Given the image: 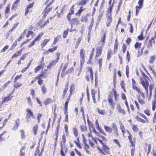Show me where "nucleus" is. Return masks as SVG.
Listing matches in <instances>:
<instances>
[{"instance_id":"f257e3e1","label":"nucleus","mask_w":156,"mask_h":156,"mask_svg":"<svg viewBox=\"0 0 156 156\" xmlns=\"http://www.w3.org/2000/svg\"><path fill=\"white\" fill-rule=\"evenodd\" d=\"M140 71L141 74V76H140L139 78L140 82L145 88L147 94V95L148 94V81L147 79L148 77L143 72L141 68L140 69Z\"/></svg>"},{"instance_id":"f03ea898","label":"nucleus","mask_w":156,"mask_h":156,"mask_svg":"<svg viewBox=\"0 0 156 156\" xmlns=\"http://www.w3.org/2000/svg\"><path fill=\"white\" fill-rule=\"evenodd\" d=\"M150 97L152 94V92H153V96L154 100L156 101V87H154L152 84H150L149 86Z\"/></svg>"},{"instance_id":"7ed1b4c3","label":"nucleus","mask_w":156,"mask_h":156,"mask_svg":"<svg viewBox=\"0 0 156 156\" xmlns=\"http://www.w3.org/2000/svg\"><path fill=\"white\" fill-rule=\"evenodd\" d=\"M89 72H87V75L86 76V79L87 81L90 80V78L91 81L93 80V72L91 68H89L88 69Z\"/></svg>"},{"instance_id":"20e7f679","label":"nucleus","mask_w":156,"mask_h":156,"mask_svg":"<svg viewBox=\"0 0 156 156\" xmlns=\"http://www.w3.org/2000/svg\"><path fill=\"white\" fill-rule=\"evenodd\" d=\"M84 54L85 51H84V49H81L80 53V58L81 65H82V64L84 62Z\"/></svg>"},{"instance_id":"39448f33","label":"nucleus","mask_w":156,"mask_h":156,"mask_svg":"<svg viewBox=\"0 0 156 156\" xmlns=\"http://www.w3.org/2000/svg\"><path fill=\"white\" fill-rule=\"evenodd\" d=\"M26 112H27V113L26 116V119L27 120V122H29V119L30 117V116H31L33 118V113L30 111V110L28 109H27Z\"/></svg>"},{"instance_id":"423d86ee","label":"nucleus","mask_w":156,"mask_h":156,"mask_svg":"<svg viewBox=\"0 0 156 156\" xmlns=\"http://www.w3.org/2000/svg\"><path fill=\"white\" fill-rule=\"evenodd\" d=\"M116 109L119 112L122 113L123 115L126 114V112L125 110L121 108V106L119 104L117 105Z\"/></svg>"},{"instance_id":"0eeeda50","label":"nucleus","mask_w":156,"mask_h":156,"mask_svg":"<svg viewBox=\"0 0 156 156\" xmlns=\"http://www.w3.org/2000/svg\"><path fill=\"white\" fill-rule=\"evenodd\" d=\"M61 149L60 151V154L62 156H65V154L64 153V151L65 153H66L67 151V148L66 147H63L62 142L61 144Z\"/></svg>"},{"instance_id":"6e6552de","label":"nucleus","mask_w":156,"mask_h":156,"mask_svg":"<svg viewBox=\"0 0 156 156\" xmlns=\"http://www.w3.org/2000/svg\"><path fill=\"white\" fill-rule=\"evenodd\" d=\"M102 47L101 46H98L96 48V56L97 57L99 56L101 54Z\"/></svg>"},{"instance_id":"1a4fd4ad","label":"nucleus","mask_w":156,"mask_h":156,"mask_svg":"<svg viewBox=\"0 0 156 156\" xmlns=\"http://www.w3.org/2000/svg\"><path fill=\"white\" fill-rule=\"evenodd\" d=\"M79 23L78 20L76 18H74L72 19V22H70V24L71 28H72L73 27V24H75L77 25Z\"/></svg>"},{"instance_id":"9d476101","label":"nucleus","mask_w":156,"mask_h":156,"mask_svg":"<svg viewBox=\"0 0 156 156\" xmlns=\"http://www.w3.org/2000/svg\"><path fill=\"white\" fill-rule=\"evenodd\" d=\"M102 148L106 153L108 154H110L109 151L110 148L108 147V146L105 144H104Z\"/></svg>"},{"instance_id":"9b49d317","label":"nucleus","mask_w":156,"mask_h":156,"mask_svg":"<svg viewBox=\"0 0 156 156\" xmlns=\"http://www.w3.org/2000/svg\"><path fill=\"white\" fill-rule=\"evenodd\" d=\"M113 94L112 92H110L108 98V101L109 103L110 104L113 103Z\"/></svg>"},{"instance_id":"f8f14e48","label":"nucleus","mask_w":156,"mask_h":156,"mask_svg":"<svg viewBox=\"0 0 156 156\" xmlns=\"http://www.w3.org/2000/svg\"><path fill=\"white\" fill-rule=\"evenodd\" d=\"M126 132L129 135V136H128V138L129 139V141L131 144V145L132 146H134V144L133 142V141H132V140L131 139V137L132 136V135L131 134L130 132L128 130H127Z\"/></svg>"},{"instance_id":"ddd939ff","label":"nucleus","mask_w":156,"mask_h":156,"mask_svg":"<svg viewBox=\"0 0 156 156\" xmlns=\"http://www.w3.org/2000/svg\"><path fill=\"white\" fill-rule=\"evenodd\" d=\"M10 94H9L7 97L4 98L2 101L0 102V105H2L3 103L5 102V101H8L10 100Z\"/></svg>"},{"instance_id":"4468645a","label":"nucleus","mask_w":156,"mask_h":156,"mask_svg":"<svg viewBox=\"0 0 156 156\" xmlns=\"http://www.w3.org/2000/svg\"><path fill=\"white\" fill-rule=\"evenodd\" d=\"M105 34H104L103 37L101 38V40L99 44H101V46H102H102L104 45V41L105 40Z\"/></svg>"},{"instance_id":"2eb2a0df","label":"nucleus","mask_w":156,"mask_h":156,"mask_svg":"<svg viewBox=\"0 0 156 156\" xmlns=\"http://www.w3.org/2000/svg\"><path fill=\"white\" fill-rule=\"evenodd\" d=\"M84 147L86 153L89 154H90L91 153L89 150V149L90 148L89 145L86 143H85Z\"/></svg>"},{"instance_id":"dca6fc26","label":"nucleus","mask_w":156,"mask_h":156,"mask_svg":"<svg viewBox=\"0 0 156 156\" xmlns=\"http://www.w3.org/2000/svg\"><path fill=\"white\" fill-rule=\"evenodd\" d=\"M16 124L14 126V127L12 128V129L13 130H16L19 126V119L16 120L15 121Z\"/></svg>"},{"instance_id":"f3484780","label":"nucleus","mask_w":156,"mask_h":156,"mask_svg":"<svg viewBox=\"0 0 156 156\" xmlns=\"http://www.w3.org/2000/svg\"><path fill=\"white\" fill-rule=\"evenodd\" d=\"M19 23H16L14 25V26L12 27L10 30L8 32L7 34H8V36L9 35V34H11L12 31H13L14 29L16 28L17 27V25H18Z\"/></svg>"},{"instance_id":"a211bd4d","label":"nucleus","mask_w":156,"mask_h":156,"mask_svg":"<svg viewBox=\"0 0 156 156\" xmlns=\"http://www.w3.org/2000/svg\"><path fill=\"white\" fill-rule=\"evenodd\" d=\"M42 76V74L38 75L36 77V78L37 79L38 81V83L40 85H41L42 83L43 80L41 79V77Z\"/></svg>"},{"instance_id":"6ab92c4d","label":"nucleus","mask_w":156,"mask_h":156,"mask_svg":"<svg viewBox=\"0 0 156 156\" xmlns=\"http://www.w3.org/2000/svg\"><path fill=\"white\" fill-rule=\"evenodd\" d=\"M87 0H80L77 3L78 5H85L87 3Z\"/></svg>"},{"instance_id":"aec40b11","label":"nucleus","mask_w":156,"mask_h":156,"mask_svg":"<svg viewBox=\"0 0 156 156\" xmlns=\"http://www.w3.org/2000/svg\"><path fill=\"white\" fill-rule=\"evenodd\" d=\"M114 96L115 101H117L119 99V95L117 94V92L115 90L113 89Z\"/></svg>"},{"instance_id":"412c9836","label":"nucleus","mask_w":156,"mask_h":156,"mask_svg":"<svg viewBox=\"0 0 156 156\" xmlns=\"http://www.w3.org/2000/svg\"><path fill=\"white\" fill-rule=\"evenodd\" d=\"M104 129L106 132L111 133L112 131V128L109 126H107L105 125L104 126Z\"/></svg>"},{"instance_id":"4be33fe9","label":"nucleus","mask_w":156,"mask_h":156,"mask_svg":"<svg viewBox=\"0 0 156 156\" xmlns=\"http://www.w3.org/2000/svg\"><path fill=\"white\" fill-rule=\"evenodd\" d=\"M49 41V40L45 39H44L43 42L41 43V46L42 48H43L48 43V42Z\"/></svg>"},{"instance_id":"5701e85b","label":"nucleus","mask_w":156,"mask_h":156,"mask_svg":"<svg viewBox=\"0 0 156 156\" xmlns=\"http://www.w3.org/2000/svg\"><path fill=\"white\" fill-rule=\"evenodd\" d=\"M113 7V4L112 5H110L109 8L108 9V15H109L110 16H111L112 12V9Z\"/></svg>"},{"instance_id":"b1692460","label":"nucleus","mask_w":156,"mask_h":156,"mask_svg":"<svg viewBox=\"0 0 156 156\" xmlns=\"http://www.w3.org/2000/svg\"><path fill=\"white\" fill-rule=\"evenodd\" d=\"M38 128V126L37 125H35L33 128V130L34 135H36L37 134Z\"/></svg>"},{"instance_id":"393cba45","label":"nucleus","mask_w":156,"mask_h":156,"mask_svg":"<svg viewBox=\"0 0 156 156\" xmlns=\"http://www.w3.org/2000/svg\"><path fill=\"white\" fill-rule=\"evenodd\" d=\"M155 58L156 57L155 56H151L149 59V62L150 63H153L154 62Z\"/></svg>"},{"instance_id":"a878e982","label":"nucleus","mask_w":156,"mask_h":156,"mask_svg":"<svg viewBox=\"0 0 156 156\" xmlns=\"http://www.w3.org/2000/svg\"><path fill=\"white\" fill-rule=\"evenodd\" d=\"M103 58H100L98 60V63L99 66V70H101V68Z\"/></svg>"},{"instance_id":"bb28decb","label":"nucleus","mask_w":156,"mask_h":156,"mask_svg":"<svg viewBox=\"0 0 156 156\" xmlns=\"http://www.w3.org/2000/svg\"><path fill=\"white\" fill-rule=\"evenodd\" d=\"M149 42L150 45L148 46V47L149 48H151L152 47V43H154V41L153 40V38H151L149 40Z\"/></svg>"},{"instance_id":"cd10ccee","label":"nucleus","mask_w":156,"mask_h":156,"mask_svg":"<svg viewBox=\"0 0 156 156\" xmlns=\"http://www.w3.org/2000/svg\"><path fill=\"white\" fill-rule=\"evenodd\" d=\"M97 110L98 113L101 115H104L106 114V112L104 110H100L99 109H98Z\"/></svg>"},{"instance_id":"c85d7f7f","label":"nucleus","mask_w":156,"mask_h":156,"mask_svg":"<svg viewBox=\"0 0 156 156\" xmlns=\"http://www.w3.org/2000/svg\"><path fill=\"white\" fill-rule=\"evenodd\" d=\"M61 37V36L60 35H58L55 37L54 40V41L52 44H55L58 40V39Z\"/></svg>"},{"instance_id":"c756f323","label":"nucleus","mask_w":156,"mask_h":156,"mask_svg":"<svg viewBox=\"0 0 156 156\" xmlns=\"http://www.w3.org/2000/svg\"><path fill=\"white\" fill-rule=\"evenodd\" d=\"M116 41V40H115V42L114 45V52H116L117 51L118 44L117 42Z\"/></svg>"},{"instance_id":"7c9ffc66","label":"nucleus","mask_w":156,"mask_h":156,"mask_svg":"<svg viewBox=\"0 0 156 156\" xmlns=\"http://www.w3.org/2000/svg\"><path fill=\"white\" fill-rule=\"evenodd\" d=\"M75 88V85L72 83L70 86V94L72 93L73 91Z\"/></svg>"},{"instance_id":"2f4dec72","label":"nucleus","mask_w":156,"mask_h":156,"mask_svg":"<svg viewBox=\"0 0 156 156\" xmlns=\"http://www.w3.org/2000/svg\"><path fill=\"white\" fill-rule=\"evenodd\" d=\"M74 135L75 137H77L78 134V132L75 127H73V129Z\"/></svg>"},{"instance_id":"473e14b6","label":"nucleus","mask_w":156,"mask_h":156,"mask_svg":"<svg viewBox=\"0 0 156 156\" xmlns=\"http://www.w3.org/2000/svg\"><path fill=\"white\" fill-rule=\"evenodd\" d=\"M136 14L135 15L136 16H137L138 15V14L139 12V10L140 9L142 8H140V6H138L137 5L136 6Z\"/></svg>"},{"instance_id":"72a5a7b5","label":"nucleus","mask_w":156,"mask_h":156,"mask_svg":"<svg viewBox=\"0 0 156 156\" xmlns=\"http://www.w3.org/2000/svg\"><path fill=\"white\" fill-rule=\"evenodd\" d=\"M137 119V120L140 122H141L143 123H146L148 121L147 120H146L143 119L140 117H139L138 116L137 117L136 116Z\"/></svg>"},{"instance_id":"f704fd0d","label":"nucleus","mask_w":156,"mask_h":156,"mask_svg":"<svg viewBox=\"0 0 156 156\" xmlns=\"http://www.w3.org/2000/svg\"><path fill=\"white\" fill-rule=\"evenodd\" d=\"M51 99L50 98H47L45 100L44 102V103L45 105H47L51 103Z\"/></svg>"},{"instance_id":"c9c22d12","label":"nucleus","mask_w":156,"mask_h":156,"mask_svg":"<svg viewBox=\"0 0 156 156\" xmlns=\"http://www.w3.org/2000/svg\"><path fill=\"white\" fill-rule=\"evenodd\" d=\"M26 148L25 146H23L20 151V156H24L25 155L24 152H23V150L25 149Z\"/></svg>"},{"instance_id":"e433bc0d","label":"nucleus","mask_w":156,"mask_h":156,"mask_svg":"<svg viewBox=\"0 0 156 156\" xmlns=\"http://www.w3.org/2000/svg\"><path fill=\"white\" fill-rule=\"evenodd\" d=\"M68 84H66L65 88L64 89V90L63 91V95L65 96L66 95V93L68 90Z\"/></svg>"},{"instance_id":"4c0bfd02","label":"nucleus","mask_w":156,"mask_h":156,"mask_svg":"<svg viewBox=\"0 0 156 156\" xmlns=\"http://www.w3.org/2000/svg\"><path fill=\"white\" fill-rule=\"evenodd\" d=\"M144 113L148 116L150 115L151 112L149 109H147L144 111Z\"/></svg>"},{"instance_id":"58836bf2","label":"nucleus","mask_w":156,"mask_h":156,"mask_svg":"<svg viewBox=\"0 0 156 156\" xmlns=\"http://www.w3.org/2000/svg\"><path fill=\"white\" fill-rule=\"evenodd\" d=\"M82 39V38L81 37H80L78 38L77 41L76 42V45L75 46V47L76 48H77L80 44V41H81Z\"/></svg>"},{"instance_id":"ea45409f","label":"nucleus","mask_w":156,"mask_h":156,"mask_svg":"<svg viewBox=\"0 0 156 156\" xmlns=\"http://www.w3.org/2000/svg\"><path fill=\"white\" fill-rule=\"evenodd\" d=\"M144 1V0H139L138 1V6H140V8H142L143 6Z\"/></svg>"},{"instance_id":"a19ab883","label":"nucleus","mask_w":156,"mask_h":156,"mask_svg":"<svg viewBox=\"0 0 156 156\" xmlns=\"http://www.w3.org/2000/svg\"><path fill=\"white\" fill-rule=\"evenodd\" d=\"M132 87L134 90H136L138 93H140V88H138L136 86L133 85Z\"/></svg>"},{"instance_id":"79ce46f5","label":"nucleus","mask_w":156,"mask_h":156,"mask_svg":"<svg viewBox=\"0 0 156 156\" xmlns=\"http://www.w3.org/2000/svg\"><path fill=\"white\" fill-rule=\"evenodd\" d=\"M10 4H9L6 7L5 10V13L7 14L8 13L10 10Z\"/></svg>"},{"instance_id":"37998d69","label":"nucleus","mask_w":156,"mask_h":156,"mask_svg":"<svg viewBox=\"0 0 156 156\" xmlns=\"http://www.w3.org/2000/svg\"><path fill=\"white\" fill-rule=\"evenodd\" d=\"M9 46L7 45H5L4 48L0 51L1 52H4L8 48Z\"/></svg>"},{"instance_id":"c03bdc74","label":"nucleus","mask_w":156,"mask_h":156,"mask_svg":"<svg viewBox=\"0 0 156 156\" xmlns=\"http://www.w3.org/2000/svg\"><path fill=\"white\" fill-rule=\"evenodd\" d=\"M57 46H55L52 48L49 49L48 50L49 52L51 53L55 51L57 49Z\"/></svg>"},{"instance_id":"a18cd8bd","label":"nucleus","mask_w":156,"mask_h":156,"mask_svg":"<svg viewBox=\"0 0 156 156\" xmlns=\"http://www.w3.org/2000/svg\"><path fill=\"white\" fill-rule=\"evenodd\" d=\"M120 85L121 88L123 89V91L125 92H126V89L125 87L124 83V81H122L121 82Z\"/></svg>"},{"instance_id":"49530a36","label":"nucleus","mask_w":156,"mask_h":156,"mask_svg":"<svg viewBox=\"0 0 156 156\" xmlns=\"http://www.w3.org/2000/svg\"><path fill=\"white\" fill-rule=\"evenodd\" d=\"M138 101L140 104L142 105L145 104L146 102L145 101L140 99H138Z\"/></svg>"},{"instance_id":"de8ad7c7","label":"nucleus","mask_w":156,"mask_h":156,"mask_svg":"<svg viewBox=\"0 0 156 156\" xmlns=\"http://www.w3.org/2000/svg\"><path fill=\"white\" fill-rule=\"evenodd\" d=\"M132 129L134 131L136 132H137L138 130V129L137 127V125H133L132 126Z\"/></svg>"},{"instance_id":"09e8293b","label":"nucleus","mask_w":156,"mask_h":156,"mask_svg":"<svg viewBox=\"0 0 156 156\" xmlns=\"http://www.w3.org/2000/svg\"><path fill=\"white\" fill-rule=\"evenodd\" d=\"M68 33V30H65L63 34V37L64 38H65L67 36Z\"/></svg>"},{"instance_id":"8fccbe9b","label":"nucleus","mask_w":156,"mask_h":156,"mask_svg":"<svg viewBox=\"0 0 156 156\" xmlns=\"http://www.w3.org/2000/svg\"><path fill=\"white\" fill-rule=\"evenodd\" d=\"M22 85V84L21 83H18L15 84L14 85V87L15 88H18L21 86Z\"/></svg>"},{"instance_id":"3c124183","label":"nucleus","mask_w":156,"mask_h":156,"mask_svg":"<svg viewBox=\"0 0 156 156\" xmlns=\"http://www.w3.org/2000/svg\"><path fill=\"white\" fill-rule=\"evenodd\" d=\"M141 45V43L137 42L135 44L134 47L135 48H140V46Z\"/></svg>"},{"instance_id":"603ef678","label":"nucleus","mask_w":156,"mask_h":156,"mask_svg":"<svg viewBox=\"0 0 156 156\" xmlns=\"http://www.w3.org/2000/svg\"><path fill=\"white\" fill-rule=\"evenodd\" d=\"M81 130L82 131H85L87 130V128L86 126L84 125H81L80 126Z\"/></svg>"},{"instance_id":"864d4df0","label":"nucleus","mask_w":156,"mask_h":156,"mask_svg":"<svg viewBox=\"0 0 156 156\" xmlns=\"http://www.w3.org/2000/svg\"><path fill=\"white\" fill-rule=\"evenodd\" d=\"M113 141L114 143H115V144H116L119 147H121V145L118 141L117 140V139H114L113 140Z\"/></svg>"},{"instance_id":"5fc2aeb1","label":"nucleus","mask_w":156,"mask_h":156,"mask_svg":"<svg viewBox=\"0 0 156 156\" xmlns=\"http://www.w3.org/2000/svg\"><path fill=\"white\" fill-rule=\"evenodd\" d=\"M21 133V136L22 139H24L25 138V135L23 130H21L20 131Z\"/></svg>"},{"instance_id":"6e6d98bb","label":"nucleus","mask_w":156,"mask_h":156,"mask_svg":"<svg viewBox=\"0 0 156 156\" xmlns=\"http://www.w3.org/2000/svg\"><path fill=\"white\" fill-rule=\"evenodd\" d=\"M41 89L43 93V94H45L46 93V88H45V87H44V85H43Z\"/></svg>"},{"instance_id":"4d7b16f0","label":"nucleus","mask_w":156,"mask_h":156,"mask_svg":"<svg viewBox=\"0 0 156 156\" xmlns=\"http://www.w3.org/2000/svg\"><path fill=\"white\" fill-rule=\"evenodd\" d=\"M48 12L47 11V9H45L43 13V18H45L46 17V16L47 14H48Z\"/></svg>"},{"instance_id":"13d9d810","label":"nucleus","mask_w":156,"mask_h":156,"mask_svg":"<svg viewBox=\"0 0 156 156\" xmlns=\"http://www.w3.org/2000/svg\"><path fill=\"white\" fill-rule=\"evenodd\" d=\"M22 75L21 74H20L19 75L16 76L14 79V82H16V80L18 79H19L20 78L22 77Z\"/></svg>"},{"instance_id":"bf43d9fd","label":"nucleus","mask_w":156,"mask_h":156,"mask_svg":"<svg viewBox=\"0 0 156 156\" xmlns=\"http://www.w3.org/2000/svg\"><path fill=\"white\" fill-rule=\"evenodd\" d=\"M41 69V66H37L34 69V72L36 73L40 69Z\"/></svg>"},{"instance_id":"052dcab7","label":"nucleus","mask_w":156,"mask_h":156,"mask_svg":"<svg viewBox=\"0 0 156 156\" xmlns=\"http://www.w3.org/2000/svg\"><path fill=\"white\" fill-rule=\"evenodd\" d=\"M126 50V46L125 44H123L122 45V51L123 53H125Z\"/></svg>"},{"instance_id":"680f3d73","label":"nucleus","mask_w":156,"mask_h":156,"mask_svg":"<svg viewBox=\"0 0 156 156\" xmlns=\"http://www.w3.org/2000/svg\"><path fill=\"white\" fill-rule=\"evenodd\" d=\"M156 122V112H155L153 118V123H154Z\"/></svg>"},{"instance_id":"e2e57ef3","label":"nucleus","mask_w":156,"mask_h":156,"mask_svg":"<svg viewBox=\"0 0 156 156\" xmlns=\"http://www.w3.org/2000/svg\"><path fill=\"white\" fill-rule=\"evenodd\" d=\"M97 149L101 153L105 155V154L104 153V151H103V150L101 149L100 147H99L98 146H97Z\"/></svg>"},{"instance_id":"0e129e2a","label":"nucleus","mask_w":156,"mask_h":156,"mask_svg":"<svg viewBox=\"0 0 156 156\" xmlns=\"http://www.w3.org/2000/svg\"><path fill=\"white\" fill-rule=\"evenodd\" d=\"M42 116V114L41 113H39L38 114L37 116V119L38 120V122H40V120L41 119V117Z\"/></svg>"},{"instance_id":"69168bd1","label":"nucleus","mask_w":156,"mask_h":156,"mask_svg":"<svg viewBox=\"0 0 156 156\" xmlns=\"http://www.w3.org/2000/svg\"><path fill=\"white\" fill-rule=\"evenodd\" d=\"M34 5V2H33L31 3L29 5H27V9H29L31 8Z\"/></svg>"},{"instance_id":"338daca9","label":"nucleus","mask_w":156,"mask_h":156,"mask_svg":"<svg viewBox=\"0 0 156 156\" xmlns=\"http://www.w3.org/2000/svg\"><path fill=\"white\" fill-rule=\"evenodd\" d=\"M41 154H39V150H36L35 154V156H41Z\"/></svg>"},{"instance_id":"774afa93","label":"nucleus","mask_w":156,"mask_h":156,"mask_svg":"<svg viewBox=\"0 0 156 156\" xmlns=\"http://www.w3.org/2000/svg\"><path fill=\"white\" fill-rule=\"evenodd\" d=\"M82 22H86L87 21V18L86 16H84L82 17L81 19Z\"/></svg>"}]
</instances>
